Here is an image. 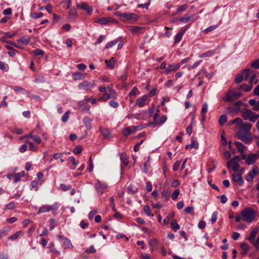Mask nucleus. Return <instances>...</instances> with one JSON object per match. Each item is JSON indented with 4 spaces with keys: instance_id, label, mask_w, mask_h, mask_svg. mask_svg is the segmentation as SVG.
Wrapping results in <instances>:
<instances>
[{
    "instance_id": "obj_1",
    "label": "nucleus",
    "mask_w": 259,
    "mask_h": 259,
    "mask_svg": "<svg viewBox=\"0 0 259 259\" xmlns=\"http://www.w3.org/2000/svg\"><path fill=\"white\" fill-rule=\"evenodd\" d=\"M256 212L250 207H246L241 212L242 220L247 223L253 221L256 216Z\"/></svg>"
},
{
    "instance_id": "obj_2",
    "label": "nucleus",
    "mask_w": 259,
    "mask_h": 259,
    "mask_svg": "<svg viewBox=\"0 0 259 259\" xmlns=\"http://www.w3.org/2000/svg\"><path fill=\"white\" fill-rule=\"evenodd\" d=\"M241 94L236 91L235 89L229 90L223 97V100L225 102H229L234 101L239 98Z\"/></svg>"
},
{
    "instance_id": "obj_3",
    "label": "nucleus",
    "mask_w": 259,
    "mask_h": 259,
    "mask_svg": "<svg viewBox=\"0 0 259 259\" xmlns=\"http://www.w3.org/2000/svg\"><path fill=\"white\" fill-rule=\"evenodd\" d=\"M241 116L244 120H248L251 122H255L259 117V115L248 109L241 112Z\"/></svg>"
},
{
    "instance_id": "obj_4",
    "label": "nucleus",
    "mask_w": 259,
    "mask_h": 259,
    "mask_svg": "<svg viewBox=\"0 0 259 259\" xmlns=\"http://www.w3.org/2000/svg\"><path fill=\"white\" fill-rule=\"evenodd\" d=\"M236 137L238 139L247 144H250L252 140V137H251L250 133L245 132L242 131H238L236 133Z\"/></svg>"
},
{
    "instance_id": "obj_5",
    "label": "nucleus",
    "mask_w": 259,
    "mask_h": 259,
    "mask_svg": "<svg viewBox=\"0 0 259 259\" xmlns=\"http://www.w3.org/2000/svg\"><path fill=\"white\" fill-rule=\"evenodd\" d=\"M240 160L239 156H235L233 157L230 160L228 161L227 166L228 168H232L234 171H237L240 167L239 162Z\"/></svg>"
},
{
    "instance_id": "obj_6",
    "label": "nucleus",
    "mask_w": 259,
    "mask_h": 259,
    "mask_svg": "<svg viewBox=\"0 0 259 259\" xmlns=\"http://www.w3.org/2000/svg\"><path fill=\"white\" fill-rule=\"evenodd\" d=\"M58 207V203L55 202L51 205H43L38 210L37 214L41 213L48 212L50 211H56Z\"/></svg>"
},
{
    "instance_id": "obj_7",
    "label": "nucleus",
    "mask_w": 259,
    "mask_h": 259,
    "mask_svg": "<svg viewBox=\"0 0 259 259\" xmlns=\"http://www.w3.org/2000/svg\"><path fill=\"white\" fill-rule=\"evenodd\" d=\"M121 20L122 21H135L138 20V16L134 13L126 12L121 15Z\"/></svg>"
},
{
    "instance_id": "obj_8",
    "label": "nucleus",
    "mask_w": 259,
    "mask_h": 259,
    "mask_svg": "<svg viewBox=\"0 0 259 259\" xmlns=\"http://www.w3.org/2000/svg\"><path fill=\"white\" fill-rule=\"evenodd\" d=\"M97 22L101 25H106L109 23L115 24L118 23V21L110 17L100 18L97 21Z\"/></svg>"
},
{
    "instance_id": "obj_9",
    "label": "nucleus",
    "mask_w": 259,
    "mask_h": 259,
    "mask_svg": "<svg viewBox=\"0 0 259 259\" xmlns=\"http://www.w3.org/2000/svg\"><path fill=\"white\" fill-rule=\"evenodd\" d=\"M95 84V81L93 80L92 81H88L87 80H84L82 82L79 83L78 88L82 90H88L90 88H92Z\"/></svg>"
},
{
    "instance_id": "obj_10",
    "label": "nucleus",
    "mask_w": 259,
    "mask_h": 259,
    "mask_svg": "<svg viewBox=\"0 0 259 259\" xmlns=\"http://www.w3.org/2000/svg\"><path fill=\"white\" fill-rule=\"evenodd\" d=\"M258 173V168L257 166H254L251 171H250L246 178V180L248 182L252 181L254 177Z\"/></svg>"
},
{
    "instance_id": "obj_11",
    "label": "nucleus",
    "mask_w": 259,
    "mask_h": 259,
    "mask_svg": "<svg viewBox=\"0 0 259 259\" xmlns=\"http://www.w3.org/2000/svg\"><path fill=\"white\" fill-rule=\"evenodd\" d=\"M139 129H142L140 126H132L131 127H127L124 128L122 131V134L124 136H128L131 135V134L135 132L137 130Z\"/></svg>"
},
{
    "instance_id": "obj_12",
    "label": "nucleus",
    "mask_w": 259,
    "mask_h": 259,
    "mask_svg": "<svg viewBox=\"0 0 259 259\" xmlns=\"http://www.w3.org/2000/svg\"><path fill=\"white\" fill-rule=\"evenodd\" d=\"M58 237L60 239L61 241L63 242L64 246L65 248L72 249L73 246L71 244V241L64 236H58Z\"/></svg>"
},
{
    "instance_id": "obj_13",
    "label": "nucleus",
    "mask_w": 259,
    "mask_h": 259,
    "mask_svg": "<svg viewBox=\"0 0 259 259\" xmlns=\"http://www.w3.org/2000/svg\"><path fill=\"white\" fill-rule=\"evenodd\" d=\"M180 68V64L179 63L175 64H169L168 67L165 69L164 73L167 75L171 71H175Z\"/></svg>"
},
{
    "instance_id": "obj_14",
    "label": "nucleus",
    "mask_w": 259,
    "mask_h": 259,
    "mask_svg": "<svg viewBox=\"0 0 259 259\" xmlns=\"http://www.w3.org/2000/svg\"><path fill=\"white\" fill-rule=\"evenodd\" d=\"M77 7L85 11L89 15L91 14L93 12L92 7L84 2L81 3L80 5H77Z\"/></svg>"
},
{
    "instance_id": "obj_15",
    "label": "nucleus",
    "mask_w": 259,
    "mask_h": 259,
    "mask_svg": "<svg viewBox=\"0 0 259 259\" xmlns=\"http://www.w3.org/2000/svg\"><path fill=\"white\" fill-rule=\"evenodd\" d=\"M195 20V14L186 15L179 19V21L183 23H187L190 21L194 22Z\"/></svg>"
},
{
    "instance_id": "obj_16",
    "label": "nucleus",
    "mask_w": 259,
    "mask_h": 259,
    "mask_svg": "<svg viewBox=\"0 0 259 259\" xmlns=\"http://www.w3.org/2000/svg\"><path fill=\"white\" fill-rule=\"evenodd\" d=\"M95 187L98 193L101 195L103 194V190L106 189L107 186L105 184H102L100 181H98L95 184Z\"/></svg>"
},
{
    "instance_id": "obj_17",
    "label": "nucleus",
    "mask_w": 259,
    "mask_h": 259,
    "mask_svg": "<svg viewBox=\"0 0 259 259\" xmlns=\"http://www.w3.org/2000/svg\"><path fill=\"white\" fill-rule=\"evenodd\" d=\"M30 40V37L27 35L23 36L21 38L18 39L17 41L18 44L23 46H26Z\"/></svg>"
},
{
    "instance_id": "obj_18",
    "label": "nucleus",
    "mask_w": 259,
    "mask_h": 259,
    "mask_svg": "<svg viewBox=\"0 0 259 259\" xmlns=\"http://www.w3.org/2000/svg\"><path fill=\"white\" fill-rule=\"evenodd\" d=\"M233 180L234 182L237 183L239 185H241L243 183V180L242 178L241 174H233L232 175Z\"/></svg>"
},
{
    "instance_id": "obj_19",
    "label": "nucleus",
    "mask_w": 259,
    "mask_h": 259,
    "mask_svg": "<svg viewBox=\"0 0 259 259\" xmlns=\"http://www.w3.org/2000/svg\"><path fill=\"white\" fill-rule=\"evenodd\" d=\"M251 124L248 122H243L241 126H239L240 131H242L245 132H249L251 128Z\"/></svg>"
},
{
    "instance_id": "obj_20",
    "label": "nucleus",
    "mask_w": 259,
    "mask_h": 259,
    "mask_svg": "<svg viewBox=\"0 0 259 259\" xmlns=\"http://www.w3.org/2000/svg\"><path fill=\"white\" fill-rule=\"evenodd\" d=\"M147 96L143 95L141 98L137 100L135 105L140 107H142L146 105V101L147 100Z\"/></svg>"
},
{
    "instance_id": "obj_21",
    "label": "nucleus",
    "mask_w": 259,
    "mask_h": 259,
    "mask_svg": "<svg viewBox=\"0 0 259 259\" xmlns=\"http://www.w3.org/2000/svg\"><path fill=\"white\" fill-rule=\"evenodd\" d=\"M257 159V156L255 154H251L248 155L246 157V162L249 164L251 165L253 164Z\"/></svg>"
},
{
    "instance_id": "obj_22",
    "label": "nucleus",
    "mask_w": 259,
    "mask_h": 259,
    "mask_svg": "<svg viewBox=\"0 0 259 259\" xmlns=\"http://www.w3.org/2000/svg\"><path fill=\"white\" fill-rule=\"evenodd\" d=\"M144 28L139 26H133L130 28L131 32L135 35L138 34L142 32Z\"/></svg>"
},
{
    "instance_id": "obj_23",
    "label": "nucleus",
    "mask_w": 259,
    "mask_h": 259,
    "mask_svg": "<svg viewBox=\"0 0 259 259\" xmlns=\"http://www.w3.org/2000/svg\"><path fill=\"white\" fill-rule=\"evenodd\" d=\"M198 147L199 144L197 142H195L193 138H192L191 139V144L187 145L185 148L187 149H192L193 148L197 149Z\"/></svg>"
},
{
    "instance_id": "obj_24",
    "label": "nucleus",
    "mask_w": 259,
    "mask_h": 259,
    "mask_svg": "<svg viewBox=\"0 0 259 259\" xmlns=\"http://www.w3.org/2000/svg\"><path fill=\"white\" fill-rule=\"evenodd\" d=\"M258 228H254L251 232L250 235L249 237L248 238V240L251 242L252 243L253 242V240H254L256 234L258 232Z\"/></svg>"
},
{
    "instance_id": "obj_25",
    "label": "nucleus",
    "mask_w": 259,
    "mask_h": 259,
    "mask_svg": "<svg viewBox=\"0 0 259 259\" xmlns=\"http://www.w3.org/2000/svg\"><path fill=\"white\" fill-rule=\"evenodd\" d=\"M149 244L150 246L151 250L152 251H154L157 249V242L156 239H153L150 240L149 242Z\"/></svg>"
},
{
    "instance_id": "obj_26",
    "label": "nucleus",
    "mask_w": 259,
    "mask_h": 259,
    "mask_svg": "<svg viewBox=\"0 0 259 259\" xmlns=\"http://www.w3.org/2000/svg\"><path fill=\"white\" fill-rule=\"evenodd\" d=\"M77 16V12L75 10H70L68 14V19L69 21L74 20Z\"/></svg>"
},
{
    "instance_id": "obj_27",
    "label": "nucleus",
    "mask_w": 259,
    "mask_h": 259,
    "mask_svg": "<svg viewBox=\"0 0 259 259\" xmlns=\"http://www.w3.org/2000/svg\"><path fill=\"white\" fill-rule=\"evenodd\" d=\"M235 145H236L238 151L240 153H243L244 152L245 147L243 144L239 142H235Z\"/></svg>"
},
{
    "instance_id": "obj_28",
    "label": "nucleus",
    "mask_w": 259,
    "mask_h": 259,
    "mask_svg": "<svg viewBox=\"0 0 259 259\" xmlns=\"http://www.w3.org/2000/svg\"><path fill=\"white\" fill-rule=\"evenodd\" d=\"M120 160L122 163L125 165L127 166L128 164V159L126 153H122L120 155Z\"/></svg>"
},
{
    "instance_id": "obj_29",
    "label": "nucleus",
    "mask_w": 259,
    "mask_h": 259,
    "mask_svg": "<svg viewBox=\"0 0 259 259\" xmlns=\"http://www.w3.org/2000/svg\"><path fill=\"white\" fill-rule=\"evenodd\" d=\"M100 131L105 138H109L111 137V133L108 130L100 127Z\"/></svg>"
},
{
    "instance_id": "obj_30",
    "label": "nucleus",
    "mask_w": 259,
    "mask_h": 259,
    "mask_svg": "<svg viewBox=\"0 0 259 259\" xmlns=\"http://www.w3.org/2000/svg\"><path fill=\"white\" fill-rule=\"evenodd\" d=\"M208 105L206 103H204L203 105L201 111V114L202 116V120L204 121L205 119V114L207 112Z\"/></svg>"
},
{
    "instance_id": "obj_31",
    "label": "nucleus",
    "mask_w": 259,
    "mask_h": 259,
    "mask_svg": "<svg viewBox=\"0 0 259 259\" xmlns=\"http://www.w3.org/2000/svg\"><path fill=\"white\" fill-rule=\"evenodd\" d=\"M86 76V73H74L73 74V79L74 80H78V79H82L85 78Z\"/></svg>"
},
{
    "instance_id": "obj_32",
    "label": "nucleus",
    "mask_w": 259,
    "mask_h": 259,
    "mask_svg": "<svg viewBox=\"0 0 259 259\" xmlns=\"http://www.w3.org/2000/svg\"><path fill=\"white\" fill-rule=\"evenodd\" d=\"M115 62V59L113 57L111 58L109 60H105V63H106L108 67L111 69L114 68Z\"/></svg>"
},
{
    "instance_id": "obj_33",
    "label": "nucleus",
    "mask_w": 259,
    "mask_h": 259,
    "mask_svg": "<svg viewBox=\"0 0 259 259\" xmlns=\"http://www.w3.org/2000/svg\"><path fill=\"white\" fill-rule=\"evenodd\" d=\"M251 73V71L249 69L244 70L240 74L242 75L244 80H246Z\"/></svg>"
},
{
    "instance_id": "obj_34",
    "label": "nucleus",
    "mask_w": 259,
    "mask_h": 259,
    "mask_svg": "<svg viewBox=\"0 0 259 259\" xmlns=\"http://www.w3.org/2000/svg\"><path fill=\"white\" fill-rule=\"evenodd\" d=\"M252 87L251 85L242 84L239 86V89L243 91L248 92L252 89Z\"/></svg>"
},
{
    "instance_id": "obj_35",
    "label": "nucleus",
    "mask_w": 259,
    "mask_h": 259,
    "mask_svg": "<svg viewBox=\"0 0 259 259\" xmlns=\"http://www.w3.org/2000/svg\"><path fill=\"white\" fill-rule=\"evenodd\" d=\"M24 171H21L20 172L17 173L14 176V183H17L20 180V179L24 176Z\"/></svg>"
},
{
    "instance_id": "obj_36",
    "label": "nucleus",
    "mask_w": 259,
    "mask_h": 259,
    "mask_svg": "<svg viewBox=\"0 0 259 259\" xmlns=\"http://www.w3.org/2000/svg\"><path fill=\"white\" fill-rule=\"evenodd\" d=\"M91 119L89 117H85L83 119V121L84 124L85 125V126L89 130H90L91 128Z\"/></svg>"
},
{
    "instance_id": "obj_37",
    "label": "nucleus",
    "mask_w": 259,
    "mask_h": 259,
    "mask_svg": "<svg viewBox=\"0 0 259 259\" xmlns=\"http://www.w3.org/2000/svg\"><path fill=\"white\" fill-rule=\"evenodd\" d=\"M242 105V102L241 101H238L234 104V110L236 112H238L240 110V107Z\"/></svg>"
},
{
    "instance_id": "obj_38",
    "label": "nucleus",
    "mask_w": 259,
    "mask_h": 259,
    "mask_svg": "<svg viewBox=\"0 0 259 259\" xmlns=\"http://www.w3.org/2000/svg\"><path fill=\"white\" fill-rule=\"evenodd\" d=\"M215 53L214 50L209 51L204 53H203L199 56L200 58H204L207 57H210Z\"/></svg>"
},
{
    "instance_id": "obj_39",
    "label": "nucleus",
    "mask_w": 259,
    "mask_h": 259,
    "mask_svg": "<svg viewBox=\"0 0 259 259\" xmlns=\"http://www.w3.org/2000/svg\"><path fill=\"white\" fill-rule=\"evenodd\" d=\"M170 225L172 227V229L177 231L180 229V225L177 223L175 220L171 221Z\"/></svg>"
},
{
    "instance_id": "obj_40",
    "label": "nucleus",
    "mask_w": 259,
    "mask_h": 259,
    "mask_svg": "<svg viewBox=\"0 0 259 259\" xmlns=\"http://www.w3.org/2000/svg\"><path fill=\"white\" fill-rule=\"evenodd\" d=\"M227 117L226 115L224 114V115H221L219 118V124L221 125H224V124L227 122Z\"/></svg>"
},
{
    "instance_id": "obj_41",
    "label": "nucleus",
    "mask_w": 259,
    "mask_h": 259,
    "mask_svg": "<svg viewBox=\"0 0 259 259\" xmlns=\"http://www.w3.org/2000/svg\"><path fill=\"white\" fill-rule=\"evenodd\" d=\"M184 34V32H179L175 37V41L176 43H178L182 39V36Z\"/></svg>"
},
{
    "instance_id": "obj_42",
    "label": "nucleus",
    "mask_w": 259,
    "mask_h": 259,
    "mask_svg": "<svg viewBox=\"0 0 259 259\" xmlns=\"http://www.w3.org/2000/svg\"><path fill=\"white\" fill-rule=\"evenodd\" d=\"M107 89L109 92V94H111L112 98H115L116 95L115 92L112 89V85H108Z\"/></svg>"
},
{
    "instance_id": "obj_43",
    "label": "nucleus",
    "mask_w": 259,
    "mask_h": 259,
    "mask_svg": "<svg viewBox=\"0 0 259 259\" xmlns=\"http://www.w3.org/2000/svg\"><path fill=\"white\" fill-rule=\"evenodd\" d=\"M60 189L63 191H67L71 189V186L69 185H66L65 184H61L60 185Z\"/></svg>"
},
{
    "instance_id": "obj_44",
    "label": "nucleus",
    "mask_w": 259,
    "mask_h": 259,
    "mask_svg": "<svg viewBox=\"0 0 259 259\" xmlns=\"http://www.w3.org/2000/svg\"><path fill=\"white\" fill-rule=\"evenodd\" d=\"M13 89L16 92H18L23 94L27 93V92L25 90L18 86L13 87Z\"/></svg>"
},
{
    "instance_id": "obj_45",
    "label": "nucleus",
    "mask_w": 259,
    "mask_h": 259,
    "mask_svg": "<svg viewBox=\"0 0 259 259\" xmlns=\"http://www.w3.org/2000/svg\"><path fill=\"white\" fill-rule=\"evenodd\" d=\"M174 216V213H170L169 214L166 218L164 219L163 220V224L164 225H166L169 223V222L170 220V219L172 218Z\"/></svg>"
},
{
    "instance_id": "obj_46",
    "label": "nucleus",
    "mask_w": 259,
    "mask_h": 259,
    "mask_svg": "<svg viewBox=\"0 0 259 259\" xmlns=\"http://www.w3.org/2000/svg\"><path fill=\"white\" fill-rule=\"evenodd\" d=\"M112 98V96H111V94H107V93H105L103 95L102 98L101 99H100L99 100V101H106L107 100H108V99H109L110 98Z\"/></svg>"
},
{
    "instance_id": "obj_47",
    "label": "nucleus",
    "mask_w": 259,
    "mask_h": 259,
    "mask_svg": "<svg viewBox=\"0 0 259 259\" xmlns=\"http://www.w3.org/2000/svg\"><path fill=\"white\" fill-rule=\"evenodd\" d=\"M187 7L188 6L186 4L180 6L176 11V14H178L182 11H184L185 10H186Z\"/></svg>"
},
{
    "instance_id": "obj_48",
    "label": "nucleus",
    "mask_w": 259,
    "mask_h": 259,
    "mask_svg": "<svg viewBox=\"0 0 259 259\" xmlns=\"http://www.w3.org/2000/svg\"><path fill=\"white\" fill-rule=\"evenodd\" d=\"M70 113V111L69 110H68L63 115V116L62 117V121L63 122H66L68 120V119L69 118V115Z\"/></svg>"
},
{
    "instance_id": "obj_49",
    "label": "nucleus",
    "mask_w": 259,
    "mask_h": 259,
    "mask_svg": "<svg viewBox=\"0 0 259 259\" xmlns=\"http://www.w3.org/2000/svg\"><path fill=\"white\" fill-rule=\"evenodd\" d=\"M29 144V149L30 150L35 151L37 150V147L35 146L31 142L26 141Z\"/></svg>"
},
{
    "instance_id": "obj_50",
    "label": "nucleus",
    "mask_w": 259,
    "mask_h": 259,
    "mask_svg": "<svg viewBox=\"0 0 259 259\" xmlns=\"http://www.w3.org/2000/svg\"><path fill=\"white\" fill-rule=\"evenodd\" d=\"M180 194V191L178 190V189H176L172 195H171V198L172 199L174 200H177L179 195Z\"/></svg>"
},
{
    "instance_id": "obj_51",
    "label": "nucleus",
    "mask_w": 259,
    "mask_h": 259,
    "mask_svg": "<svg viewBox=\"0 0 259 259\" xmlns=\"http://www.w3.org/2000/svg\"><path fill=\"white\" fill-rule=\"evenodd\" d=\"M138 93V88L136 87H134L132 91L129 93V96H136Z\"/></svg>"
},
{
    "instance_id": "obj_52",
    "label": "nucleus",
    "mask_w": 259,
    "mask_h": 259,
    "mask_svg": "<svg viewBox=\"0 0 259 259\" xmlns=\"http://www.w3.org/2000/svg\"><path fill=\"white\" fill-rule=\"evenodd\" d=\"M43 15V13H31V17L33 19H37V18H40L41 17H42Z\"/></svg>"
},
{
    "instance_id": "obj_53",
    "label": "nucleus",
    "mask_w": 259,
    "mask_h": 259,
    "mask_svg": "<svg viewBox=\"0 0 259 259\" xmlns=\"http://www.w3.org/2000/svg\"><path fill=\"white\" fill-rule=\"evenodd\" d=\"M144 211L148 216H153V214L151 213L150 208L148 205H145L144 207Z\"/></svg>"
},
{
    "instance_id": "obj_54",
    "label": "nucleus",
    "mask_w": 259,
    "mask_h": 259,
    "mask_svg": "<svg viewBox=\"0 0 259 259\" xmlns=\"http://www.w3.org/2000/svg\"><path fill=\"white\" fill-rule=\"evenodd\" d=\"M21 233V231H18L17 232H16L15 234L10 236L9 237V240H15L16 239L18 236L20 235Z\"/></svg>"
},
{
    "instance_id": "obj_55",
    "label": "nucleus",
    "mask_w": 259,
    "mask_h": 259,
    "mask_svg": "<svg viewBox=\"0 0 259 259\" xmlns=\"http://www.w3.org/2000/svg\"><path fill=\"white\" fill-rule=\"evenodd\" d=\"M218 213L217 212H213L211 218V222L212 224H214L217 220Z\"/></svg>"
},
{
    "instance_id": "obj_56",
    "label": "nucleus",
    "mask_w": 259,
    "mask_h": 259,
    "mask_svg": "<svg viewBox=\"0 0 259 259\" xmlns=\"http://www.w3.org/2000/svg\"><path fill=\"white\" fill-rule=\"evenodd\" d=\"M251 66L255 69L259 68V59L255 60L251 64Z\"/></svg>"
},
{
    "instance_id": "obj_57",
    "label": "nucleus",
    "mask_w": 259,
    "mask_h": 259,
    "mask_svg": "<svg viewBox=\"0 0 259 259\" xmlns=\"http://www.w3.org/2000/svg\"><path fill=\"white\" fill-rule=\"evenodd\" d=\"M15 207V205L13 202H11L5 206L6 209H13Z\"/></svg>"
},
{
    "instance_id": "obj_58",
    "label": "nucleus",
    "mask_w": 259,
    "mask_h": 259,
    "mask_svg": "<svg viewBox=\"0 0 259 259\" xmlns=\"http://www.w3.org/2000/svg\"><path fill=\"white\" fill-rule=\"evenodd\" d=\"M234 121L235 124H236V127L239 128V126H241L242 123H243L242 121L240 118H236L234 119Z\"/></svg>"
},
{
    "instance_id": "obj_59",
    "label": "nucleus",
    "mask_w": 259,
    "mask_h": 259,
    "mask_svg": "<svg viewBox=\"0 0 259 259\" xmlns=\"http://www.w3.org/2000/svg\"><path fill=\"white\" fill-rule=\"evenodd\" d=\"M193 123V121H192L190 125L186 128V132L189 135H190L192 133Z\"/></svg>"
},
{
    "instance_id": "obj_60",
    "label": "nucleus",
    "mask_w": 259,
    "mask_h": 259,
    "mask_svg": "<svg viewBox=\"0 0 259 259\" xmlns=\"http://www.w3.org/2000/svg\"><path fill=\"white\" fill-rule=\"evenodd\" d=\"M33 53L36 56L43 55L44 52L41 50L35 49L33 51Z\"/></svg>"
},
{
    "instance_id": "obj_61",
    "label": "nucleus",
    "mask_w": 259,
    "mask_h": 259,
    "mask_svg": "<svg viewBox=\"0 0 259 259\" xmlns=\"http://www.w3.org/2000/svg\"><path fill=\"white\" fill-rule=\"evenodd\" d=\"M8 229L7 228H3L0 230V238L6 235L8 232Z\"/></svg>"
},
{
    "instance_id": "obj_62",
    "label": "nucleus",
    "mask_w": 259,
    "mask_h": 259,
    "mask_svg": "<svg viewBox=\"0 0 259 259\" xmlns=\"http://www.w3.org/2000/svg\"><path fill=\"white\" fill-rule=\"evenodd\" d=\"M180 165H181V161H177L175 163V164H174V165L173 166L172 170L174 171H177L179 169Z\"/></svg>"
},
{
    "instance_id": "obj_63",
    "label": "nucleus",
    "mask_w": 259,
    "mask_h": 259,
    "mask_svg": "<svg viewBox=\"0 0 259 259\" xmlns=\"http://www.w3.org/2000/svg\"><path fill=\"white\" fill-rule=\"evenodd\" d=\"M117 43V40L110 41L106 44V45L105 46V49H108L109 48H111L113 46L116 45Z\"/></svg>"
},
{
    "instance_id": "obj_64",
    "label": "nucleus",
    "mask_w": 259,
    "mask_h": 259,
    "mask_svg": "<svg viewBox=\"0 0 259 259\" xmlns=\"http://www.w3.org/2000/svg\"><path fill=\"white\" fill-rule=\"evenodd\" d=\"M244 80L241 74L237 75L235 78V82L237 83H240Z\"/></svg>"
}]
</instances>
